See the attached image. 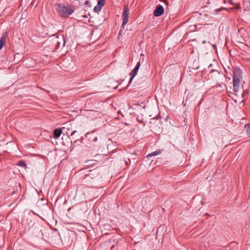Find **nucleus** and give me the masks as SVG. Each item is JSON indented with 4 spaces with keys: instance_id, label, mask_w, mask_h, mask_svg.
I'll return each mask as SVG.
<instances>
[{
    "instance_id": "nucleus-1",
    "label": "nucleus",
    "mask_w": 250,
    "mask_h": 250,
    "mask_svg": "<svg viewBox=\"0 0 250 250\" xmlns=\"http://www.w3.org/2000/svg\"><path fill=\"white\" fill-rule=\"evenodd\" d=\"M102 178L100 170L97 168L88 171L83 178V182L88 187H93V185Z\"/></svg>"
},
{
    "instance_id": "nucleus-2",
    "label": "nucleus",
    "mask_w": 250,
    "mask_h": 250,
    "mask_svg": "<svg viewBox=\"0 0 250 250\" xmlns=\"http://www.w3.org/2000/svg\"><path fill=\"white\" fill-rule=\"evenodd\" d=\"M233 90L238 92L240 87V81L242 80V71L238 68L235 67L233 70Z\"/></svg>"
},
{
    "instance_id": "nucleus-3",
    "label": "nucleus",
    "mask_w": 250,
    "mask_h": 250,
    "mask_svg": "<svg viewBox=\"0 0 250 250\" xmlns=\"http://www.w3.org/2000/svg\"><path fill=\"white\" fill-rule=\"evenodd\" d=\"M58 12L62 17H67L71 15L74 11L75 9L72 6L65 5L63 4H58Z\"/></svg>"
},
{
    "instance_id": "nucleus-4",
    "label": "nucleus",
    "mask_w": 250,
    "mask_h": 250,
    "mask_svg": "<svg viewBox=\"0 0 250 250\" xmlns=\"http://www.w3.org/2000/svg\"><path fill=\"white\" fill-rule=\"evenodd\" d=\"M129 15V10L127 6L124 7L122 17L123 18V21L122 23V27H123L128 22V17Z\"/></svg>"
},
{
    "instance_id": "nucleus-5",
    "label": "nucleus",
    "mask_w": 250,
    "mask_h": 250,
    "mask_svg": "<svg viewBox=\"0 0 250 250\" xmlns=\"http://www.w3.org/2000/svg\"><path fill=\"white\" fill-rule=\"evenodd\" d=\"M57 41H56V49H57L61 46H63L65 45V39L63 36H61L60 38L59 37H57Z\"/></svg>"
},
{
    "instance_id": "nucleus-6",
    "label": "nucleus",
    "mask_w": 250,
    "mask_h": 250,
    "mask_svg": "<svg viewBox=\"0 0 250 250\" xmlns=\"http://www.w3.org/2000/svg\"><path fill=\"white\" fill-rule=\"evenodd\" d=\"M164 12L163 7L159 5L157 6L156 8L154 10L153 15L156 17H159L161 16Z\"/></svg>"
},
{
    "instance_id": "nucleus-7",
    "label": "nucleus",
    "mask_w": 250,
    "mask_h": 250,
    "mask_svg": "<svg viewBox=\"0 0 250 250\" xmlns=\"http://www.w3.org/2000/svg\"><path fill=\"white\" fill-rule=\"evenodd\" d=\"M140 66V62L139 61L137 65H136L135 67L132 70V75L131 78H130L129 81V84L131 83V82L132 81L134 77L137 75V72L139 69V67Z\"/></svg>"
},
{
    "instance_id": "nucleus-8",
    "label": "nucleus",
    "mask_w": 250,
    "mask_h": 250,
    "mask_svg": "<svg viewBox=\"0 0 250 250\" xmlns=\"http://www.w3.org/2000/svg\"><path fill=\"white\" fill-rule=\"evenodd\" d=\"M6 40V34H3L0 39V50L5 45Z\"/></svg>"
},
{
    "instance_id": "nucleus-9",
    "label": "nucleus",
    "mask_w": 250,
    "mask_h": 250,
    "mask_svg": "<svg viewBox=\"0 0 250 250\" xmlns=\"http://www.w3.org/2000/svg\"><path fill=\"white\" fill-rule=\"evenodd\" d=\"M62 131L63 130L62 128H56L54 131V137L55 138H59L62 133Z\"/></svg>"
},
{
    "instance_id": "nucleus-10",
    "label": "nucleus",
    "mask_w": 250,
    "mask_h": 250,
    "mask_svg": "<svg viewBox=\"0 0 250 250\" xmlns=\"http://www.w3.org/2000/svg\"><path fill=\"white\" fill-rule=\"evenodd\" d=\"M62 128L63 131H66V133H67V131H69L72 129V125L70 123H65Z\"/></svg>"
},
{
    "instance_id": "nucleus-11",
    "label": "nucleus",
    "mask_w": 250,
    "mask_h": 250,
    "mask_svg": "<svg viewBox=\"0 0 250 250\" xmlns=\"http://www.w3.org/2000/svg\"><path fill=\"white\" fill-rule=\"evenodd\" d=\"M94 132H95V131L93 130V131H91V132L87 133L85 134V136L86 137H87L89 136V140L91 141H93V142H96L97 141V137H91L90 136Z\"/></svg>"
},
{
    "instance_id": "nucleus-12",
    "label": "nucleus",
    "mask_w": 250,
    "mask_h": 250,
    "mask_svg": "<svg viewBox=\"0 0 250 250\" xmlns=\"http://www.w3.org/2000/svg\"><path fill=\"white\" fill-rule=\"evenodd\" d=\"M102 8V7L101 5L97 4L96 6H95L94 11L95 12L98 13L101 10Z\"/></svg>"
},
{
    "instance_id": "nucleus-13",
    "label": "nucleus",
    "mask_w": 250,
    "mask_h": 250,
    "mask_svg": "<svg viewBox=\"0 0 250 250\" xmlns=\"http://www.w3.org/2000/svg\"><path fill=\"white\" fill-rule=\"evenodd\" d=\"M17 165L21 167H26V164L24 161H20L18 162L17 164Z\"/></svg>"
},
{
    "instance_id": "nucleus-14",
    "label": "nucleus",
    "mask_w": 250,
    "mask_h": 250,
    "mask_svg": "<svg viewBox=\"0 0 250 250\" xmlns=\"http://www.w3.org/2000/svg\"><path fill=\"white\" fill-rule=\"evenodd\" d=\"M161 153L160 150L156 151L154 152H153L148 155V156H153L157 155Z\"/></svg>"
},
{
    "instance_id": "nucleus-15",
    "label": "nucleus",
    "mask_w": 250,
    "mask_h": 250,
    "mask_svg": "<svg viewBox=\"0 0 250 250\" xmlns=\"http://www.w3.org/2000/svg\"><path fill=\"white\" fill-rule=\"evenodd\" d=\"M247 134L250 137V124L245 125Z\"/></svg>"
},
{
    "instance_id": "nucleus-16",
    "label": "nucleus",
    "mask_w": 250,
    "mask_h": 250,
    "mask_svg": "<svg viewBox=\"0 0 250 250\" xmlns=\"http://www.w3.org/2000/svg\"><path fill=\"white\" fill-rule=\"evenodd\" d=\"M105 0H98V4L103 7L105 3Z\"/></svg>"
},
{
    "instance_id": "nucleus-17",
    "label": "nucleus",
    "mask_w": 250,
    "mask_h": 250,
    "mask_svg": "<svg viewBox=\"0 0 250 250\" xmlns=\"http://www.w3.org/2000/svg\"><path fill=\"white\" fill-rule=\"evenodd\" d=\"M221 9H226V8H223V7H222L221 8H219V9H216L215 10V11L216 12V13L218 12L219 11H220Z\"/></svg>"
},
{
    "instance_id": "nucleus-18",
    "label": "nucleus",
    "mask_w": 250,
    "mask_h": 250,
    "mask_svg": "<svg viewBox=\"0 0 250 250\" xmlns=\"http://www.w3.org/2000/svg\"><path fill=\"white\" fill-rule=\"evenodd\" d=\"M247 90H244L243 94H242V97H244L245 96V94L247 93Z\"/></svg>"
},
{
    "instance_id": "nucleus-19",
    "label": "nucleus",
    "mask_w": 250,
    "mask_h": 250,
    "mask_svg": "<svg viewBox=\"0 0 250 250\" xmlns=\"http://www.w3.org/2000/svg\"><path fill=\"white\" fill-rule=\"evenodd\" d=\"M211 72H215L216 73L219 74V72L217 70H213Z\"/></svg>"
},
{
    "instance_id": "nucleus-20",
    "label": "nucleus",
    "mask_w": 250,
    "mask_h": 250,
    "mask_svg": "<svg viewBox=\"0 0 250 250\" xmlns=\"http://www.w3.org/2000/svg\"><path fill=\"white\" fill-rule=\"evenodd\" d=\"M77 132L76 130H74L71 133V136H73L76 132Z\"/></svg>"
},
{
    "instance_id": "nucleus-21",
    "label": "nucleus",
    "mask_w": 250,
    "mask_h": 250,
    "mask_svg": "<svg viewBox=\"0 0 250 250\" xmlns=\"http://www.w3.org/2000/svg\"><path fill=\"white\" fill-rule=\"evenodd\" d=\"M128 161H125V163L127 165L128 164V163H130V160L129 159H128Z\"/></svg>"
},
{
    "instance_id": "nucleus-22",
    "label": "nucleus",
    "mask_w": 250,
    "mask_h": 250,
    "mask_svg": "<svg viewBox=\"0 0 250 250\" xmlns=\"http://www.w3.org/2000/svg\"><path fill=\"white\" fill-rule=\"evenodd\" d=\"M89 1L88 0H86L84 4L85 5H88V4H89Z\"/></svg>"
},
{
    "instance_id": "nucleus-23",
    "label": "nucleus",
    "mask_w": 250,
    "mask_h": 250,
    "mask_svg": "<svg viewBox=\"0 0 250 250\" xmlns=\"http://www.w3.org/2000/svg\"><path fill=\"white\" fill-rule=\"evenodd\" d=\"M146 198H143V199H142V203H143V202H146Z\"/></svg>"
},
{
    "instance_id": "nucleus-24",
    "label": "nucleus",
    "mask_w": 250,
    "mask_h": 250,
    "mask_svg": "<svg viewBox=\"0 0 250 250\" xmlns=\"http://www.w3.org/2000/svg\"><path fill=\"white\" fill-rule=\"evenodd\" d=\"M240 8V6L239 5H238L236 7V9H239Z\"/></svg>"
},
{
    "instance_id": "nucleus-25",
    "label": "nucleus",
    "mask_w": 250,
    "mask_h": 250,
    "mask_svg": "<svg viewBox=\"0 0 250 250\" xmlns=\"http://www.w3.org/2000/svg\"><path fill=\"white\" fill-rule=\"evenodd\" d=\"M213 46L214 48L216 49V44H213Z\"/></svg>"
},
{
    "instance_id": "nucleus-26",
    "label": "nucleus",
    "mask_w": 250,
    "mask_h": 250,
    "mask_svg": "<svg viewBox=\"0 0 250 250\" xmlns=\"http://www.w3.org/2000/svg\"><path fill=\"white\" fill-rule=\"evenodd\" d=\"M229 2H230V3L232 4H233V2L232 1V0H229Z\"/></svg>"
},
{
    "instance_id": "nucleus-27",
    "label": "nucleus",
    "mask_w": 250,
    "mask_h": 250,
    "mask_svg": "<svg viewBox=\"0 0 250 250\" xmlns=\"http://www.w3.org/2000/svg\"><path fill=\"white\" fill-rule=\"evenodd\" d=\"M205 42H206V41H204V42H203V43H205Z\"/></svg>"
}]
</instances>
